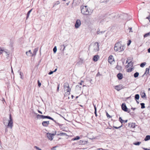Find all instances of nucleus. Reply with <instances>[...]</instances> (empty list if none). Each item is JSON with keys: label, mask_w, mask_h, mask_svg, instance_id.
I'll return each instance as SVG.
<instances>
[{"label": "nucleus", "mask_w": 150, "mask_h": 150, "mask_svg": "<svg viewBox=\"0 0 150 150\" xmlns=\"http://www.w3.org/2000/svg\"><path fill=\"white\" fill-rule=\"evenodd\" d=\"M89 50H90L93 52H96L99 50L98 44L97 42H95L91 45Z\"/></svg>", "instance_id": "1"}, {"label": "nucleus", "mask_w": 150, "mask_h": 150, "mask_svg": "<svg viewBox=\"0 0 150 150\" xmlns=\"http://www.w3.org/2000/svg\"><path fill=\"white\" fill-rule=\"evenodd\" d=\"M114 50L116 51H119L120 52L124 50L123 46L119 42L116 43L115 45Z\"/></svg>", "instance_id": "2"}, {"label": "nucleus", "mask_w": 150, "mask_h": 150, "mask_svg": "<svg viewBox=\"0 0 150 150\" xmlns=\"http://www.w3.org/2000/svg\"><path fill=\"white\" fill-rule=\"evenodd\" d=\"M9 120H8V122L7 126V127H10L11 129L12 128L13 126V121L12 118L11 114L9 115Z\"/></svg>", "instance_id": "3"}, {"label": "nucleus", "mask_w": 150, "mask_h": 150, "mask_svg": "<svg viewBox=\"0 0 150 150\" xmlns=\"http://www.w3.org/2000/svg\"><path fill=\"white\" fill-rule=\"evenodd\" d=\"M87 6H85V8L86 11H85V15H90L93 12V10L91 9L90 8H86Z\"/></svg>", "instance_id": "4"}, {"label": "nucleus", "mask_w": 150, "mask_h": 150, "mask_svg": "<svg viewBox=\"0 0 150 150\" xmlns=\"http://www.w3.org/2000/svg\"><path fill=\"white\" fill-rule=\"evenodd\" d=\"M121 107L122 109L124 111L127 112L128 113L130 112V110L129 109H128L125 103H123L122 104Z\"/></svg>", "instance_id": "5"}, {"label": "nucleus", "mask_w": 150, "mask_h": 150, "mask_svg": "<svg viewBox=\"0 0 150 150\" xmlns=\"http://www.w3.org/2000/svg\"><path fill=\"white\" fill-rule=\"evenodd\" d=\"M81 22L80 21L79 19H77L75 25V27L76 28H78L80 26Z\"/></svg>", "instance_id": "6"}, {"label": "nucleus", "mask_w": 150, "mask_h": 150, "mask_svg": "<svg viewBox=\"0 0 150 150\" xmlns=\"http://www.w3.org/2000/svg\"><path fill=\"white\" fill-rule=\"evenodd\" d=\"M47 137L48 138V139L50 140H52L53 139V136H54L55 134H51L50 133H47Z\"/></svg>", "instance_id": "7"}, {"label": "nucleus", "mask_w": 150, "mask_h": 150, "mask_svg": "<svg viewBox=\"0 0 150 150\" xmlns=\"http://www.w3.org/2000/svg\"><path fill=\"white\" fill-rule=\"evenodd\" d=\"M114 59L112 55H110L108 57V61L109 63L111 64L114 61Z\"/></svg>", "instance_id": "8"}, {"label": "nucleus", "mask_w": 150, "mask_h": 150, "mask_svg": "<svg viewBox=\"0 0 150 150\" xmlns=\"http://www.w3.org/2000/svg\"><path fill=\"white\" fill-rule=\"evenodd\" d=\"M42 119H45V118H47L48 119H49L50 120H53L54 122H55V120H54L53 118L51 117L48 116H45L42 115Z\"/></svg>", "instance_id": "9"}, {"label": "nucleus", "mask_w": 150, "mask_h": 150, "mask_svg": "<svg viewBox=\"0 0 150 150\" xmlns=\"http://www.w3.org/2000/svg\"><path fill=\"white\" fill-rule=\"evenodd\" d=\"M49 124V121H44L42 123V125L44 127H47Z\"/></svg>", "instance_id": "10"}, {"label": "nucleus", "mask_w": 150, "mask_h": 150, "mask_svg": "<svg viewBox=\"0 0 150 150\" xmlns=\"http://www.w3.org/2000/svg\"><path fill=\"white\" fill-rule=\"evenodd\" d=\"M123 88L122 86L121 85H119L115 86V88L118 91L120 90Z\"/></svg>", "instance_id": "11"}, {"label": "nucleus", "mask_w": 150, "mask_h": 150, "mask_svg": "<svg viewBox=\"0 0 150 150\" xmlns=\"http://www.w3.org/2000/svg\"><path fill=\"white\" fill-rule=\"evenodd\" d=\"M99 59V56L98 55H96L94 56L93 58V60L95 62L97 61Z\"/></svg>", "instance_id": "12"}, {"label": "nucleus", "mask_w": 150, "mask_h": 150, "mask_svg": "<svg viewBox=\"0 0 150 150\" xmlns=\"http://www.w3.org/2000/svg\"><path fill=\"white\" fill-rule=\"evenodd\" d=\"M26 54L28 56L32 57V53L30 50L28 52H26Z\"/></svg>", "instance_id": "13"}, {"label": "nucleus", "mask_w": 150, "mask_h": 150, "mask_svg": "<svg viewBox=\"0 0 150 150\" xmlns=\"http://www.w3.org/2000/svg\"><path fill=\"white\" fill-rule=\"evenodd\" d=\"M119 121H120L121 122V123H122V124L121 125H122V123H126L127 122V120H123L121 118V117H119Z\"/></svg>", "instance_id": "14"}, {"label": "nucleus", "mask_w": 150, "mask_h": 150, "mask_svg": "<svg viewBox=\"0 0 150 150\" xmlns=\"http://www.w3.org/2000/svg\"><path fill=\"white\" fill-rule=\"evenodd\" d=\"M64 89H66L67 88H69L68 83H65L64 85Z\"/></svg>", "instance_id": "15"}, {"label": "nucleus", "mask_w": 150, "mask_h": 150, "mask_svg": "<svg viewBox=\"0 0 150 150\" xmlns=\"http://www.w3.org/2000/svg\"><path fill=\"white\" fill-rule=\"evenodd\" d=\"M92 134L91 133H89L87 136V137L90 139H93L94 137L92 135Z\"/></svg>", "instance_id": "16"}, {"label": "nucleus", "mask_w": 150, "mask_h": 150, "mask_svg": "<svg viewBox=\"0 0 150 150\" xmlns=\"http://www.w3.org/2000/svg\"><path fill=\"white\" fill-rule=\"evenodd\" d=\"M129 126L130 127L134 128L135 127V124L133 123H129L128 124Z\"/></svg>", "instance_id": "17"}, {"label": "nucleus", "mask_w": 150, "mask_h": 150, "mask_svg": "<svg viewBox=\"0 0 150 150\" xmlns=\"http://www.w3.org/2000/svg\"><path fill=\"white\" fill-rule=\"evenodd\" d=\"M38 48H35V49L33 51V53H32V57L36 55V52L38 51Z\"/></svg>", "instance_id": "18"}, {"label": "nucleus", "mask_w": 150, "mask_h": 150, "mask_svg": "<svg viewBox=\"0 0 150 150\" xmlns=\"http://www.w3.org/2000/svg\"><path fill=\"white\" fill-rule=\"evenodd\" d=\"M117 76L119 79L121 80L123 78L122 74L121 73H119L117 75Z\"/></svg>", "instance_id": "19"}, {"label": "nucleus", "mask_w": 150, "mask_h": 150, "mask_svg": "<svg viewBox=\"0 0 150 150\" xmlns=\"http://www.w3.org/2000/svg\"><path fill=\"white\" fill-rule=\"evenodd\" d=\"M55 122L56 124H57L58 125H59V126L60 128L62 130H63V129L62 127L63 125L60 124L59 123L57 122L56 121H55V122Z\"/></svg>", "instance_id": "20"}, {"label": "nucleus", "mask_w": 150, "mask_h": 150, "mask_svg": "<svg viewBox=\"0 0 150 150\" xmlns=\"http://www.w3.org/2000/svg\"><path fill=\"white\" fill-rule=\"evenodd\" d=\"M32 10V9H31L28 12L27 14L26 19H27L29 18L30 13H31Z\"/></svg>", "instance_id": "21"}, {"label": "nucleus", "mask_w": 150, "mask_h": 150, "mask_svg": "<svg viewBox=\"0 0 150 150\" xmlns=\"http://www.w3.org/2000/svg\"><path fill=\"white\" fill-rule=\"evenodd\" d=\"M149 68H146V71L145 72L144 74L143 75V76L145 74H146L147 73L149 74Z\"/></svg>", "instance_id": "22"}, {"label": "nucleus", "mask_w": 150, "mask_h": 150, "mask_svg": "<svg viewBox=\"0 0 150 150\" xmlns=\"http://www.w3.org/2000/svg\"><path fill=\"white\" fill-rule=\"evenodd\" d=\"M84 6L82 5L81 6V13L83 14H84V11L83 10L84 7Z\"/></svg>", "instance_id": "23"}, {"label": "nucleus", "mask_w": 150, "mask_h": 150, "mask_svg": "<svg viewBox=\"0 0 150 150\" xmlns=\"http://www.w3.org/2000/svg\"><path fill=\"white\" fill-rule=\"evenodd\" d=\"M133 65V63L131 61L130 62L128 63V65H127V67H132Z\"/></svg>", "instance_id": "24"}, {"label": "nucleus", "mask_w": 150, "mask_h": 150, "mask_svg": "<svg viewBox=\"0 0 150 150\" xmlns=\"http://www.w3.org/2000/svg\"><path fill=\"white\" fill-rule=\"evenodd\" d=\"M149 139H150V136L149 135H147L144 138L145 141H147Z\"/></svg>", "instance_id": "25"}, {"label": "nucleus", "mask_w": 150, "mask_h": 150, "mask_svg": "<svg viewBox=\"0 0 150 150\" xmlns=\"http://www.w3.org/2000/svg\"><path fill=\"white\" fill-rule=\"evenodd\" d=\"M65 90L67 91V92L68 93V94H70V92L71 91V88H67L66 89H64Z\"/></svg>", "instance_id": "26"}, {"label": "nucleus", "mask_w": 150, "mask_h": 150, "mask_svg": "<svg viewBox=\"0 0 150 150\" xmlns=\"http://www.w3.org/2000/svg\"><path fill=\"white\" fill-rule=\"evenodd\" d=\"M139 74V73L138 72H136L134 74V76L135 78H137L138 77Z\"/></svg>", "instance_id": "27"}, {"label": "nucleus", "mask_w": 150, "mask_h": 150, "mask_svg": "<svg viewBox=\"0 0 150 150\" xmlns=\"http://www.w3.org/2000/svg\"><path fill=\"white\" fill-rule=\"evenodd\" d=\"M42 115H40L38 114V115H37V116H36V117L38 119H42Z\"/></svg>", "instance_id": "28"}, {"label": "nucleus", "mask_w": 150, "mask_h": 150, "mask_svg": "<svg viewBox=\"0 0 150 150\" xmlns=\"http://www.w3.org/2000/svg\"><path fill=\"white\" fill-rule=\"evenodd\" d=\"M79 139H80V137L78 136H76V137L73 138L72 139V140H77Z\"/></svg>", "instance_id": "29"}, {"label": "nucleus", "mask_w": 150, "mask_h": 150, "mask_svg": "<svg viewBox=\"0 0 150 150\" xmlns=\"http://www.w3.org/2000/svg\"><path fill=\"white\" fill-rule=\"evenodd\" d=\"M133 69L134 68H129L127 69V72H131L133 70Z\"/></svg>", "instance_id": "30"}, {"label": "nucleus", "mask_w": 150, "mask_h": 150, "mask_svg": "<svg viewBox=\"0 0 150 150\" xmlns=\"http://www.w3.org/2000/svg\"><path fill=\"white\" fill-rule=\"evenodd\" d=\"M139 98V96L138 94L135 95V98L136 100H138Z\"/></svg>", "instance_id": "31"}, {"label": "nucleus", "mask_w": 150, "mask_h": 150, "mask_svg": "<svg viewBox=\"0 0 150 150\" xmlns=\"http://www.w3.org/2000/svg\"><path fill=\"white\" fill-rule=\"evenodd\" d=\"M105 31H100V30H98L97 31V33L98 34H101L105 32Z\"/></svg>", "instance_id": "32"}, {"label": "nucleus", "mask_w": 150, "mask_h": 150, "mask_svg": "<svg viewBox=\"0 0 150 150\" xmlns=\"http://www.w3.org/2000/svg\"><path fill=\"white\" fill-rule=\"evenodd\" d=\"M8 127H7V126L6 127V128L5 130V133L6 134L8 135H10V134H8V133L7 132L8 131Z\"/></svg>", "instance_id": "33"}, {"label": "nucleus", "mask_w": 150, "mask_h": 150, "mask_svg": "<svg viewBox=\"0 0 150 150\" xmlns=\"http://www.w3.org/2000/svg\"><path fill=\"white\" fill-rule=\"evenodd\" d=\"M146 64V63L145 62L142 63L140 64V67H143Z\"/></svg>", "instance_id": "34"}, {"label": "nucleus", "mask_w": 150, "mask_h": 150, "mask_svg": "<svg viewBox=\"0 0 150 150\" xmlns=\"http://www.w3.org/2000/svg\"><path fill=\"white\" fill-rule=\"evenodd\" d=\"M140 105H141V108L142 109H143L145 108V104L144 103H140Z\"/></svg>", "instance_id": "35"}, {"label": "nucleus", "mask_w": 150, "mask_h": 150, "mask_svg": "<svg viewBox=\"0 0 150 150\" xmlns=\"http://www.w3.org/2000/svg\"><path fill=\"white\" fill-rule=\"evenodd\" d=\"M141 142H137L134 143H133V144L136 145H139L141 144Z\"/></svg>", "instance_id": "36"}, {"label": "nucleus", "mask_w": 150, "mask_h": 150, "mask_svg": "<svg viewBox=\"0 0 150 150\" xmlns=\"http://www.w3.org/2000/svg\"><path fill=\"white\" fill-rule=\"evenodd\" d=\"M109 0H105V1H103V0H101L100 1V3H107V2Z\"/></svg>", "instance_id": "37"}, {"label": "nucleus", "mask_w": 150, "mask_h": 150, "mask_svg": "<svg viewBox=\"0 0 150 150\" xmlns=\"http://www.w3.org/2000/svg\"><path fill=\"white\" fill-rule=\"evenodd\" d=\"M57 51L56 46H55L53 49V51L54 53H55Z\"/></svg>", "instance_id": "38"}, {"label": "nucleus", "mask_w": 150, "mask_h": 150, "mask_svg": "<svg viewBox=\"0 0 150 150\" xmlns=\"http://www.w3.org/2000/svg\"><path fill=\"white\" fill-rule=\"evenodd\" d=\"M4 51V49L3 48L0 47V54H1Z\"/></svg>", "instance_id": "39"}, {"label": "nucleus", "mask_w": 150, "mask_h": 150, "mask_svg": "<svg viewBox=\"0 0 150 150\" xmlns=\"http://www.w3.org/2000/svg\"><path fill=\"white\" fill-rule=\"evenodd\" d=\"M150 35V32L148 33H147L146 34H145L144 35V37H147L149 35Z\"/></svg>", "instance_id": "40"}, {"label": "nucleus", "mask_w": 150, "mask_h": 150, "mask_svg": "<svg viewBox=\"0 0 150 150\" xmlns=\"http://www.w3.org/2000/svg\"><path fill=\"white\" fill-rule=\"evenodd\" d=\"M61 49L62 48H63V49L62 50V51H64L65 49V46H64V45H61Z\"/></svg>", "instance_id": "41"}, {"label": "nucleus", "mask_w": 150, "mask_h": 150, "mask_svg": "<svg viewBox=\"0 0 150 150\" xmlns=\"http://www.w3.org/2000/svg\"><path fill=\"white\" fill-rule=\"evenodd\" d=\"M146 96V95L145 93H142L141 95V97L142 98H144V97H145Z\"/></svg>", "instance_id": "42"}, {"label": "nucleus", "mask_w": 150, "mask_h": 150, "mask_svg": "<svg viewBox=\"0 0 150 150\" xmlns=\"http://www.w3.org/2000/svg\"><path fill=\"white\" fill-rule=\"evenodd\" d=\"M122 126V125H121V126H119V127H117L114 126L113 127L114 128H115V129H119V128L121 127Z\"/></svg>", "instance_id": "43"}, {"label": "nucleus", "mask_w": 150, "mask_h": 150, "mask_svg": "<svg viewBox=\"0 0 150 150\" xmlns=\"http://www.w3.org/2000/svg\"><path fill=\"white\" fill-rule=\"evenodd\" d=\"M66 134L65 133H60V134H57V135H60V136H62V135H66Z\"/></svg>", "instance_id": "44"}, {"label": "nucleus", "mask_w": 150, "mask_h": 150, "mask_svg": "<svg viewBox=\"0 0 150 150\" xmlns=\"http://www.w3.org/2000/svg\"><path fill=\"white\" fill-rule=\"evenodd\" d=\"M38 86L39 87L41 85V83L40 82L39 80L38 81Z\"/></svg>", "instance_id": "45"}, {"label": "nucleus", "mask_w": 150, "mask_h": 150, "mask_svg": "<svg viewBox=\"0 0 150 150\" xmlns=\"http://www.w3.org/2000/svg\"><path fill=\"white\" fill-rule=\"evenodd\" d=\"M34 148L36 149H38V150H41V149L39 148V147H38L37 146H34Z\"/></svg>", "instance_id": "46"}, {"label": "nucleus", "mask_w": 150, "mask_h": 150, "mask_svg": "<svg viewBox=\"0 0 150 150\" xmlns=\"http://www.w3.org/2000/svg\"><path fill=\"white\" fill-rule=\"evenodd\" d=\"M131 40H129L128 41V43H127V45L128 46H129L130 45V44H131Z\"/></svg>", "instance_id": "47"}, {"label": "nucleus", "mask_w": 150, "mask_h": 150, "mask_svg": "<svg viewBox=\"0 0 150 150\" xmlns=\"http://www.w3.org/2000/svg\"><path fill=\"white\" fill-rule=\"evenodd\" d=\"M106 115L107 117H108L109 118L111 117V116L107 112H106Z\"/></svg>", "instance_id": "48"}, {"label": "nucleus", "mask_w": 150, "mask_h": 150, "mask_svg": "<svg viewBox=\"0 0 150 150\" xmlns=\"http://www.w3.org/2000/svg\"><path fill=\"white\" fill-rule=\"evenodd\" d=\"M4 52H5V53L7 54V57H8V55H9V54H10V53L9 52H7L6 51H4Z\"/></svg>", "instance_id": "49"}, {"label": "nucleus", "mask_w": 150, "mask_h": 150, "mask_svg": "<svg viewBox=\"0 0 150 150\" xmlns=\"http://www.w3.org/2000/svg\"><path fill=\"white\" fill-rule=\"evenodd\" d=\"M93 105L94 107V108L95 109V111L96 112V106L95 105H94V104H93Z\"/></svg>", "instance_id": "50"}, {"label": "nucleus", "mask_w": 150, "mask_h": 150, "mask_svg": "<svg viewBox=\"0 0 150 150\" xmlns=\"http://www.w3.org/2000/svg\"><path fill=\"white\" fill-rule=\"evenodd\" d=\"M18 72L20 73V75L21 76V78L22 79V75L23 74H22L21 72L20 71H18Z\"/></svg>", "instance_id": "51"}, {"label": "nucleus", "mask_w": 150, "mask_h": 150, "mask_svg": "<svg viewBox=\"0 0 150 150\" xmlns=\"http://www.w3.org/2000/svg\"><path fill=\"white\" fill-rule=\"evenodd\" d=\"M54 72V71H51L49 73H48V74L49 75H51Z\"/></svg>", "instance_id": "52"}, {"label": "nucleus", "mask_w": 150, "mask_h": 150, "mask_svg": "<svg viewBox=\"0 0 150 150\" xmlns=\"http://www.w3.org/2000/svg\"><path fill=\"white\" fill-rule=\"evenodd\" d=\"M59 84L58 85V86H57V91H58L59 90Z\"/></svg>", "instance_id": "53"}, {"label": "nucleus", "mask_w": 150, "mask_h": 150, "mask_svg": "<svg viewBox=\"0 0 150 150\" xmlns=\"http://www.w3.org/2000/svg\"><path fill=\"white\" fill-rule=\"evenodd\" d=\"M132 29V28H129L128 29L129 30V32H132V31L131 30Z\"/></svg>", "instance_id": "54"}, {"label": "nucleus", "mask_w": 150, "mask_h": 150, "mask_svg": "<svg viewBox=\"0 0 150 150\" xmlns=\"http://www.w3.org/2000/svg\"><path fill=\"white\" fill-rule=\"evenodd\" d=\"M100 74L99 72H98V73L96 74V76H100Z\"/></svg>", "instance_id": "55"}, {"label": "nucleus", "mask_w": 150, "mask_h": 150, "mask_svg": "<svg viewBox=\"0 0 150 150\" xmlns=\"http://www.w3.org/2000/svg\"><path fill=\"white\" fill-rule=\"evenodd\" d=\"M55 148H56V147H53L51 149V150H56Z\"/></svg>", "instance_id": "56"}, {"label": "nucleus", "mask_w": 150, "mask_h": 150, "mask_svg": "<svg viewBox=\"0 0 150 150\" xmlns=\"http://www.w3.org/2000/svg\"><path fill=\"white\" fill-rule=\"evenodd\" d=\"M143 149L144 150H150V149L145 148H143Z\"/></svg>", "instance_id": "57"}, {"label": "nucleus", "mask_w": 150, "mask_h": 150, "mask_svg": "<svg viewBox=\"0 0 150 150\" xmlns=\"http://www.w3.org/2000/svg\"><path fill=\"white\" fill-rule=\"evenodd\" d=\"M38 112L39 113H40V114H42V112H41V111H40V110H38Z\"/></svg>", "instance_id": "58"}, {"label": "nucleus", "mask_w": 150, "mask_h": 150, "mask_svg": "<svg viewBox=\"0 0 150 150\" xmlns=\"http://www.w3.org/2000/svg\"><path fill=\"white\" fill-rule=\"evenodd\" d=\"M94 113L95 115L96 116H97V111H94Z\"/></svg>", "instance_id": "59"}, {"label": "nucleus", "mask_w": 150, "mask_h": 150, "mask_svg": "<svg viewBox=\"0 0 150 150\" xmlns=\"http://www.w3.org/2000/svg\"><path fill=\"white\" fill-rule=\"evenodd\" d=\"M82 82H83V81H81V82L79 84L80 85H82Z\"/></svg>", "instance_id": "60"}, {"label": "nucleus", "mask_w": 150, "mask_h": 150, "mask_svg": "<svg viewBox=\"0 0 150 150\" xmlns=\"http://www.w3.org/2000/svg\"><path fill=\"white\" fill-rule=\"evenodd\" d=\"M148 51L149 53H150V47L148 50Z\"/></svg>", "instance_id": "61"}, {"label": "nucleus", "mask_w": 150, "mask_h": 150, "mask_svg": "<svg viewBox=\"0 0 150 150\" xmlns=\"http://www.w3.org/2000/svg\"><path fill=\"white\" fill-rule=\"evenodd\" d=\"M33 113H34V114H36L37 116V115H38V114H37V113H36L35 112H33Z\"/></svg>", "instance_id": "62"}, {"label": "nucleus", "mask_w": 150, "mask_h": 150, "mask_svg": "<svg viewBox=\"0 0 150 150\" xmlns=\"http://www.w3.org/2000/svg\"><path fill=\"white\" fill-rule=\"evenodd\" d=\"M131 109H133V110H135L136 109V108H131Z\"/></svg>", "instance_id": "63"}, {"label": "nucleus", "mask_w": 150, "mask_h": 150, "mask_svg": "<svg viewBox=\"0 0 150 150\" xmlns=\"http://www.w3.org/2000/svg\"><path fill=\"white\" fill-rule=\"evenodd\" d=\"M149 75H150V66H149Z\"/></svg>", "instance_id": "64"}]
</instances>
